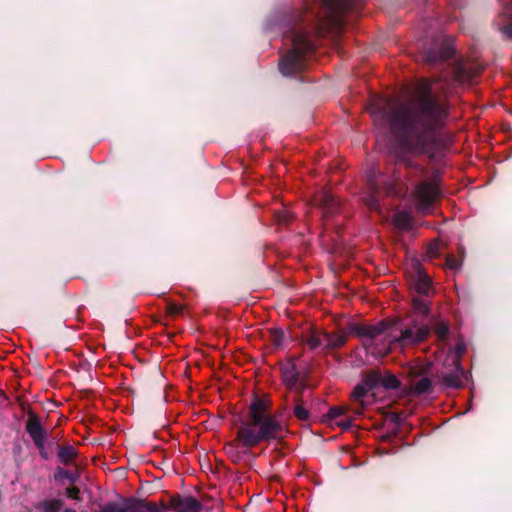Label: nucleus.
I'll return each instance as SVG.
<instances>
[{"instance_id": "obj_1", "label": "nucleus", "mask_w": 512, "mask_h": 512, "mask_svg": "<svg viewBox=\"0 0 512 512\" xmlns=\"http://www.w3.org/2000/svg\"><path fill=\"white\" fill-rule=\"evenodd\" d=\"M449 115L448 99L435 93L427 79L418 81L410 99L388 114L390 129L396 139L390 155L396 164L404 166L405 179L414 187L413 198L421 214L433 208L440 191L435 183L420 181L428 170L413 158L427 155L433 159L438 151L452 144L453 136L446 130Z\"/></svg>"}, {"instance_id": "obj_2", "label": "nucleus", "mask_w": 512, "mask_h": 512, "mask_svg": "<svg viewBox=\"0 0 512 512\" xmlns=\"http://www.w3.org/2000/svg\"><path fill=\"white\" fill-rule=\"evenodd\" d=\"M429 314V301L415 297L412 309L405 317L390 320L388 331L391 348L406 349L425 342L431 334V326L426 321Z\"/></svg>"}, {"instance_id": "obj_3", "label": "nucleus", "mask_w": 512, "mask_h": 512, "mask_svg": "<svg viewBox=\"0 0 512 512\" xmlns=\"http://www.w3.org/2000/svg\"><path fill=\"white\" fill-rule=\"evenodd\" d=\"M292 48L289 49L279 62V70L284 76H295L304 68V56L314 51V44L307 30L294 26L285 32Z\"/></svg>"}, {"instance_id": "obj_4", "label": "nucleus", "mask_w": 512, "mask_h": 512, "mask_svg": "<svg viewBox=\"0 0 512 512\" xmlns=\"http://www.w3.org/2000/svg\"><path fill=\"white\" fill-rule=\"evenodd\" d=\"M283 432V425L271 415L259 423H244L238 430V439L243 446L254 447L263 441L280 440Z\"/></svg>"}, {"instance_id": "obj_5", "label": "nucleus", "mask_w": 512, "mask_h": 512, "mask_svg": "<svg viewBox=\"0 0 512 512\" xmlns=\"http://www.w3.org/2000/svg\"><path fill=\"white\" fill-rule=\"evenodd\" d=\"M367 188L370 192L364 198L366 206L370 210L378 211L380 202L378 194L383 189L387 195L402 196L407 193L409 187L400 175H394L392 179H379V175L372 170L367 176Z\"/></svg>"}, {"instance_id": "obj_6", "label": "nucleus", "mask_w": 512, "mask_h": 512, "mask_svg": "<svg viewBox=\"0 0 512 512\" xmlns=\"http://www.w3.org/2000/svg\"><path fill=\"white\" fill-rule=\"evenodd\" d=\"M358 0H321L318 32L325 29L339 30L344 25V14L356 9Z\"/></svg>"}, {"instance_id": "obj_7", "label": "nucleus", "mask_w": 512, "mask_h": 512, "mask_svg": "<svg viewBox=\"0 0 512 512\" xmlns=\"http://www.w3.org/2000/svg\"><path fill=\"white\" fill-rule=\"evenodd\" d=\"M408 281L410 288L415 292V297L428 301L426 298L432 293V280L418 260H413L411 269L408 272Z\"/></svg>"}, {"instance_id": "obj_8", "label": "nucleus", "mask_w": 512, "mask_h": 512, "mask_svg": "<svg viewBox=\"0 0 512 512\" xmlns=\"http://www.w3.org/2000/svg\"><path fill=\"white\" fill-rule=\"evenodd\" d=\"M391 322L384 319L375 325H366L351 322L346 326L347 333L353 334L362 339L363 347L369 349L373 340L389 330Z\"/></svg>"}, {"instance_id": "obj_9", "label": "nucleus", "mask_w": 512, "mask_h": 512, "mask_svg": "<svg viewBox=\"0 0 512 512\" xmlns=\"http://www.w3.org/2000/svg\"><path fill=\"white\" fill-rule=\"evenodd\" d=\"M363 383L369 389L383 387L386 390H394L400 387V380L392 373H383L380 369L372 370L364 374Z\"/></svg>"}, {"instance_id": "obj_10", "label": "nucleus", "mask_w": 512, "mask_h": 512, "mask_svg": "<svg viewBox=\"0 0 512 512\" xmlns=\"http://www.w3.org/2000/svg\"><path fill=\"white\" fill-rule=\"evenodd\" d=\"M161 512H192V495L176 493L162 499L159 504Z\"/></svg>"}, {"instance_id": "obj_11", "label": "nucleus", "mask_w": 512, "mask_h": 512, "mask_svg": "<svg viewBox=\"0 0 512 512\" xmlns=\"http://www.w3.org/2000/svg\"><path fill=\"white\" fill-rule=\"evenodd\" d=\"M454 47L451 42L445 40L439 45L435 44L432 47L427 48L423 54V61L430 65H435L440 62H444L454 56Z\"/></svg>"}, {"instance_id": "obj_12", "label": "nucleus", "mask_w": 512, "mask_h": 512, "mask_svg": "<svg viewBox=\"0 0 512 512\" xmlns=\"http://www.w3.org/2000/svg\"><path fill=\"white\" fill-rule=\"evenodd\" d=\"M25 430L34 442V445L42 450L45 444L46 431L40 423V419L33 411L28 412V419L25 424Z\"/></svg>"}, {"instance_id": "obj_13", "label": "nucleus", "mask_w": 512, "mask_h": 512, "mask_svg": "<svg viewBox=\"0 0 512 512\" xmlns=\"http://www.w3.org/2000/svg\"><path fill=\"white\" fill-rule=\"evenodd\" d=\"M315 200L318 203L319 207L321 208L322 216L325 220L334 217L341 210L340 201L336 199L335 196L327 190H321L317 194Z\"/></svg>"}, {"instance_id": "obj_14", "label": "nucleus", "mask_w": 512, "mask_h": 512, "mask_svg": "<svg viewBox=\"0 0 512 512\" xmlns=\"http://www.w3.org/2000/svg\"><path fill=\"white\" fill-rule=\"evenodd\" d=\"M464 373V369L459 363H457L454 371H441L437 373L436 380L444 388L459 389L463 386L462 377L464 376Z\"/></svg>"}, {"instance_id": "obj_15", "label": "nucleus", "mask_w": 512, "mask_h": 512, "mask_svg": "<svg viewBox=\"0 0 512 512\" xmlns=\"http://www.w3.org/2000/svg\"><path fill=\"white\" fill-rule=\"evenodd\" d=\"M124 512H161L158 503L149 502L137 497L122 498Z\"/></svg>"}, {"instance_id": "obj_16", "label": "nucleus", "mask_w": 512, "mask_h": 512, "mask_svg": "<svg viewBox=\"0 0 512 512\" xmlns=\"http://www.w3.org/2000/svg\"><path fill=\"white\" fill-rule=\"evenodd\" d=\"M322 336L324 340L323 350L325 351H333L339 349L343 347L348 340L347 333L342 332L329 333L323 331Z\"/></svg>"}, {"instance_id": "obj_17", "label": "nucleus", "mask_w": 512, "mask_h": 512, "mask_svg": "<svg viewBox=\"0 0 512 512\" xmlns=\"http://www.w3.org/2000/svg\"><path fill=\"white\" fill-rule=\"evenodd\" d=\"M281 376L288 389L296 388L300 379V373L294 362H287L281 368Z\"/></svg>"}, {"instance_id": "obj_18", "label": "nucleus", "mask_w": 512, "mask_h": 512, "mask_svg": "<svg viewBox=\"0 0 512 512\" xmlns=\"http://www.w3.org/2000/svg\"><path fill=\"white\" fill-rule=\"evenodd\" d=\"M250 422L249 423H259L260 419L271 416L267 413V405L266 403L259 398L253 400L249 409Z\"/></svg>"}, {"instance_id": "obj_19", "label": "nucleus", "mask_w": 512, "mask_h": 512, "mask_svg": "<svg viewBox=\"0 0 512 512\" xmlns=\"http://www.w3.org/2000/svg\"><path fill=\"white\" fill-rule=\"evenodd\" d=\"M57 457L61 464L70 465L72 464L78 457L77 449L70 445H57Z\"/></svg>"}, {"instance_id": "obj_20", "label": "nucleus", "mask_w": 512, "mask_h": 512, "mask_svg": "<svg viewBox=\"0 0 512 512\" xmlns=\"http://www.w3.org/2000/svg\"><path fill=\"white\" fill-rule=\"evenodd\" d=\"M214 499L201 494L199 491L194 493V512H210L214 507Z\"/></svg>"}, {"instance_id": "obj_21", "label": "nucleus", "mask_w": 512, "mask_h": 512, "mask_svg": "<svg viewBox=\"0 0 512 512\" xmlns=\"http://www.w3.org/2000/svg\"><path fill=\"white\" fill-rule=\"evenodd\" d=\"M476 74V72L467 69L462 63H458L454 68L455 79L459 82H470Z\"/></svg>"}, {"instance_id": "obj_22", "label": "nucleus", "mask_w": 512, "mask_h": 512, "mask_svg": "<svg viewBox=\"0 0 512 512\" xmlns=\"http://www.w3.org/2000/svg\"><path fill=\"white\" fill-rule=\"evenodd\" d=\"M294 416L300 421H307L310 417L308 409L303 405V399L300 396L294 397Z\"/></svg>"}, {"instance_id": "obj_23", "label": "nucleus", "mask_w": 512, "mask_h": 512, "mask_svg": "<svg viewBox=\"0 0 512 512\" xmlns=\"http://www.w3.org/2000/svg\"><path fill=\"white\" fill-rule=\"evenodd\" d=\"M64 503L60 499H50L44 500L37 505L38 509L43 510L44 512H59Z\"/></svg>"}, {"instance_id": "obj_24", "label": "nucleus", "mask_w": 512, "mask_h": 512, "mask_svg": "<svg viewBox=\"0 0 512 512\" xmlns=\"http://www.w3.org/2000/svg\"><path fill=\"white\" fill-rule=\"evenodd\" d=\"M431 330L434 331L439 341H445L449 336L450 326L446 321H438L431 327Z\"/></svg>"}, {"instance_id": "obj_25", "label": "nucleus", "mask_w": 512, "mask_h": 512, "mask_svg": "<svg viewBox=\"0 0 512 512\" xmlns=\"http://www.w3.org/2000/svg\"><path fill=\"white\" fill-rule=\"evenodd\" d=\"M413 390L416 394H429L432 392V380L428 377H422L413 384Z\"/></svg>"}, {"instance_id": "obj_26", "label": "nucleus", "mask_w": 512, "mask_h": 512, "mask_svg": "<svg viewBox=\"0 0 512 512\" xmlns=\"http://www.w3.org/2000/svg\"><path fill=\"white\" fill-rule=\"evenodd\" d=\"M393 223L397 228L408 229L411 225V216L406 211H400L394 215Z\"/></svg>"}, {"instance_id": "obj_27", "label": "nucleus", "mask_w": 512, "mask_h": 512, "mask_svg": "<svg viewBox=\"0 0 512 512\" xmlns=\"http://www.w3.org/2000/svg\"><path fill=\"white\" fill-rule=\"evenodd\" d=\"M305 343L311 350H315L317 348L323 349V336L322 332H312L306 336Z\"/></svg>"}, {"instance_id": "obj_28", "label": "nucleus", "mask_w": 512, "mask_h": 512, "mask_svg": "<svg viewBox=\"0 0 512 512\" xmlns=\"http://www.w3.org/2000/svg\"><path fill=\"white\" fill-rule=\"evenodd\" d=\"M241 441L238 437L231 443L225 445V453L231 458L233 462H238L241 459L240 452L238 451V442Z\"/></svg>"}, {"instance_id": "obj_29", "label": "nucleus", "mask_w": 512, "mask_h": 512, "mask_svg": "<svg viewBox=\"0 0 512 512\" xmlns=\"http://www.w3.org/2000/svg\"><path fill=\"white\" fill-rule=\"evenodd\" d=\"M186 310V306L179 303L169 302L167 304V311L173 317L184 316Z\"/></svg>"}, {"instance_id": "obj_30", "label": "nucleus", "mask_w": 512, "mask_h": 512, "mask_svg": "<svg viewBox=\"0 0 512 512\" xmlns=\"http://www.w3.org/2000/svg\"><path fill=\"white\" fill-rule=\"evenodd\" d=\"M440 253H441L440 243L435 240L428 245L425 259L426 260L435 259L440 256Z\"/></svg>"}, {"instance_id": "obj_31", "label": "nucleus", "mask_w": 512, "mask_h": 512, "mask_svg": "<svg viewBox=\"0 0 512 512\" xmlns=\"http://www.w3.org/2000/svg\"><path fill=\"white\" fill-rule=\"evenodd\" d=\"M371 389H369L363 382L362 384H359L357 385L354 389H353V392H352V397L357 400V401H360L362 400L365 395L367 394L368 391H370Z\"/></svg>"}, {"instance_id": "obj_32", "label": "nucleus", "mask_w": 512, "mask_h": 512, "mask_svg": "<svg viewBox=\"0 0 512 512\" xmlns=\"http://www.w3.org/2000/svg\"><path fill=\"white\" fill-rule=\"evenodd\" d=\"M284 337H285L284 332L281 329H273L271 331V342L276 347H279L282 345Z\"/></svg>"}, {"instance_id": "obj_33", "label": "nucleus", "mask_w": 512, "mask_h": 512, "mask_svg": "<svg viewBox=\"0 0 512 512\" xmlns=\"http://www.w3.org/2000/svg\"><path fill=\"white\" fill-rule=\"evenodd\" d=\"M345 414V410L341 407H332L329 409L326 417L336 422L339 418H341Z\"/></svg>"}, {"instance_id": "obj_34", "label": "nucleus", "mask_w": 512, "mask_h": 512, "mask_svg": "<svg viewBox=\"0 0 512 512\" xmlns=\"http://www.w3.org/2000/svg\"><path fill=\"white\" fill-rule=\"evenodd\" d=\"M445 265L451 270H456L460 267V262L456 259L454 255L449 254L446 256Z\"/></svg>"}, {"instance_id": "obj_35", "label": "nucleus", "mask_w": 512, "mask_h": 512, "mask_svg": "<svg viewBox=\"0 0 512 512\" xmlns=\"http://www.w3.org/2000/svg\"><path fill=\"white\" fill-rule=\"evenodd\" d=\"M58 475L68 479L71 483H75L78 479L77 474L72 473L71 471L62 469V468H58Z\"/></svg>"}, {"instance_id": "obj_36", "label": "nucleus", "mask_w": 512, "mask_h": 512, "mask_svg": "<svg viewBox=\"0 0 512 512\" xmlns=\"http://www.w3.org/2000/svg\"><path fill=\"white\" fill-rule=\"evenodd\" d=\"M66 495H67V497H69L71 499H74V500H77V501L81 500V498H80V490L76 486H72V487L67 488L66 489Z\"/></svg>"}, {"instance_id": "obj_37", "label": "nucleus", "mask_w": 512, "mask_h": 512, "mask_svg": "<svg viewBox=\"0 0 512 512\" xmlns=\"http://www.w3.org/2000/svg\"><path fill=\"white\" fill-rule=\"evenodd\" d=\"M334 424L339 426L343 431L349 430L353 425L352 420L350 418L339 419L336 422H334Z\"/></svg>"}, {"instance_id": "obj_38", "label": "nucleus", "mask_w": 512, "mask_h": 512, "mask_svg": "<svg viewBox=\"0 0 512 512\" xmlns=\"http://www.w3.org/2000/svg\"><path fill=\"white\" fill-rule=\"evenodd\" d=\"M101 512H124V506H118L115 503L106 504Z\"/></svg>"}, {"instance_id": "obj_39", "label": "nucleus", "mask_w": 512, "mask_h": 512, "mask_svg": "<svg viewBox=\"0 0 512 512\" xmlns=\"http://www.w3.org/2000/svg\"><path fill=\"white\" fill-rule=\"evenodd\" d=\"M292 219L290 213L283 211L277 214V220L280 224L287 225Z\"/></svg>"}, {"instance_id": "obj_40", "label": "nucleus", "mask_w": 512, "mask_h": 512, "mask_svg": "<svg viewBox=\"0 0 512 512\" xmlns=\"http://www.w3.org/2000/svg\"><path fill=\"white\" fill-rule=\"evenodd\" d=\"M295 390V397L300 396L303 399V392L306 389V384L299 379L298 384L296 385V388H293Z\"/></svg>"}, {"instance_id": "obj_41", "label": "nucleus", "mask_w": 512, "mask_h": 512, "mask_svg": "<svg viewBox=\"0 0 512 512\" xmlns=\"http://www.w3.org/2000/svg\"><path fill=\"white\" fill-rule=\"evenodd\" d=\"M500 31L508 38L512 40V21L500 28Z\"/></svg>"}, {"instance_id": "obj_42", "label": "nucleus", "mask_w": 512, "mask_h": 512, "mask_svg": "<svg viewBox=\"0 0 512 512\" xmlns=\"http://www.w3.org/2000/svg\"><path fill=\"white\" fill-rule=\"evenodd\" d=\"M421 375V373L416 368H409V376L412 378H417Z\"/></svg>"}, {"instance_id": "obj_43", "label": "nucleus", "mask_w": 512, "mask_h": 512, "mask_svg": "<svg viewBox=\"0 0 512 512\" xmlns=\"http://www.w3.org/2000/svg\"><path fill=\"white\" fill-rule=\"evenodd\" d=\"M193 353H194V357H196V355H202V352L200 350H197L196 348H194L193 350ZM198 365V359L194 358V367Z\"/></svg>"}, {"instance_id": "obj_44", "label": "nucleus", "mask_w": 512, "mask_h": 512, "mask_svg": "<svg viewBox=\"0 0 512 512\" xmlns=\"http://www.w3.org/2000/svg\"><path fill=\"white\" fill-rule=\"evenodd\" d=\"M40 456H41L43 459H45V460H47V459H48V454H47V452L45 451V449H44V448H43L42 450H40Z\"/></svg>"}, {"instance_id": "obj_45", "label": "nucleus", "mask_w": 512, "mask_h": 512, "mask_svg": "<svg viewBox=\"0 0 512 512\" xmlns=\"http://www.w3.org/2000/svg\"><path fill=\"white\" fill-rule=\"evenodd\" d=\"M185 375H187L188 377H190V375H191L190 366L188 364H186Z\"/></svg>"}, {"instance_id": "obj_46", "label": "nucleus", "mask_w": 512, "mask_h": 512, "mask_svg": "<svg viewBox=\"0 0 512 512\" xmlns=\"http://www.w3.org/2000/svg\"><path fill=\"white\" fill-rule=\"evenodd\" d=\"M63 512H76V511L72 508H66Z\"/></svg>"}]
</instances>
